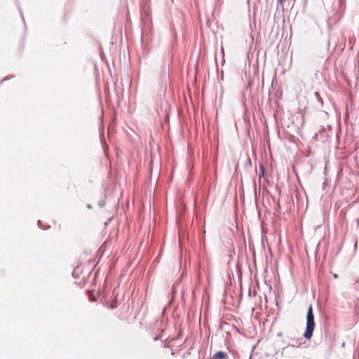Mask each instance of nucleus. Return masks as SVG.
<instances>
[{"instance_id": "f257e3e1", "label": "nucleus", "mask_w": 359, "mask_h": 359, "mask_svg": "<svg viewBox=\"0 0 359 359\" xmlns=\"http://www.w3.org/2000/svg\"><path fill=\"white\" fill-rule=\"evenodd\" d=\"M315 327L314 316L311 305H310L306 314V326L304 337L306 339H310L312 337L313 332Z\"/></svg>"}, {"instance_id": "f03ea898", "label": "nucleus", "mask_w": 359, "mask_h": 359, "mask_svg": "<svg viewBox=\"0 0 359 359\" xmlns=\"http://www.w3.org/2000/svg\"><path fill=\"white\" fill-rule=\"evenodd\" d=\"M333 11L337 15H340L345 9L344 0H336L332 6Z\"/></svg>"}, {"instance_id": "7ed1b4c3", "label": "nucleus", "mask_w": 359, "mask_h": 359, "mask_svg": "<svg viewBox=\"0 0 359 359\" xmlns=\"http://www.w3.org/2000/svg\"><path fill=\"white\" fill-rule=\"evenodd\" d=\"M215 359H226L227 358V355L224 352L218 351L213 355Z\"/></svg>"}, {"instance_id": "20e7f679", "label": "nucleus", "mask_w": 359, "mask_h": 359, "mask_svg": "<svg viewBox=\"0 0 359 359\" xmlns=\"http://www.w3.org/2000/svg\"><path fill=\"white\" fill-rule=\"evenodd\" d=\"M314 96H315L316 99L317 100V101L318 102V103L320 104V107H323V98L320 96V93L318 92H316L314 93Z\"/></svg>"}, {"instance_id": "39448f33", "label": "nucleus", "mask_w": 359, "mask_h": 359, "mask_svg": "<svg viewBox=\"0 0 359 359\" xmlns=\"http://www.w3.org/2000/svg\"><path fill=\"white\" fill-rule=\"evenodd\" d=\"M302 339L297 340L292 339V341L294 343L292 344H288V346H290L292 347H299L302 344Z\"/></svg>"}, {"instance_id": "423d86ee", "label": "nucleus", "mask_w": 359, "mask_h": 359, "mask_svg": "<svg viewBox=\"0 0 359 359\" xmlns=\"http://www.w3.org/2000/svg\"><path fill=\"white\" fill-rule=\"evenodd\" d=\"M353 287L357 291L359 292V278L355 281Z\"/></svg>"}, {"instance_id": "0eeeda50", "label": "nucleus", "mask_w": 359, "mask_h": 359, "mask_svg": "<svg viewBox=\"0 0 359 359\" xmlns=\"http://www.w3.org/2000/svg\"><path fill=\"white\" fill-rule=\"evenodd\" d=\"M99 205H100V207L102 208L104 206V202L100 201L99 202Z\"/></svg>"}, {"instance_id": "6e6552de", "label": "nucleus", "mask_w": 359, "mask_h": 359, "mask_svg": "<svg viewBox=\"0 0 359 359\" xmlns=\"http://www.w3.org/2000/svg\"><path fill=\"white\" fill-rule=\"evenodd\" d=\"M284 1H285V0H278V2L280 4H281V5H283V4Z\"/></svg>"}, {"instance_id": "1a4fd4ad", "label": "nucleus", "mask_w": 359, "mask_h": 359, "mask_svg": "<svg viewBox=\"0 0 359 359\" xmlns=\"http://www.w3.org/2000/svg\"><path fill=\"white\" fill-rule=\"evenodd\" d=\"M41 221L39 220L38 221V226H39V227L42 228L41 226Z\"/></svg>"}, {"instance_id": "9d476101", "label": "nucleus", "mask_w": 359, "mask_h": 359, "mask_svg": "<svg viewBox=\"0 0 359 359\" xmlns=\"http://www.w3.org/2000/svg\"><path fill=\"white\" fill-rule=\"evenodd\" d=\"M334 278H338V276H337V274H334Z\"/></svg>"}]
</instances>
